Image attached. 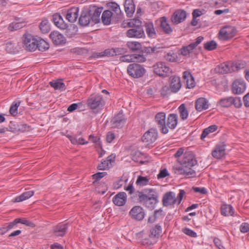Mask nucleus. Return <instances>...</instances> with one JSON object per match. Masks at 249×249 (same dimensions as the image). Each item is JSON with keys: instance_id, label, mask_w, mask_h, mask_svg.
I'll use <instances>...</instances> for the list:
<instances>
[{"instance_id": "f257e3e1", "label": "nucleus", "mask_w": 249, "mask_h": 249, "mask_svg": "<svg viewBox=\"0 0 249 249\" xmlns=\"http://www.w3.org/2000/svg\"><path fill=\"white\" fill-rule=\"evenodd\" d=\"M178 161L180 163V166L173 167L175 174L183 175L187 178L196 177V172L191 168L197 164V160L193 153L190 152L184 153L183 158L181 159H178Z\"/></svg>"}, {"instance_id": "f03ea898", "label": "nucleus", "mask_w": 249, "mask_h": 249, "mask_svg": "<svg viewBox=\"0 0 249 249\" xmlns=\"http://www.w3.org/2000/svg\"><path fill=\"white\" fill-rule=\"evenodd\" d=\"M102 9V7L99 8L94 5H90L89 8L84 9L79 18V25L85 27L99 23Z\"/></svg>"}, {"instance_id": "7ed1b4c3", "label": "nucleus", "mask_w": 249, "mask_h": 249, "mask_svg": "<svg viewBox=\"0 0 249 249\" xmlns=\"http://www.w3.org/2000/svg\"><path fill=\"white\" fill-rule=\"evenodd\" d=\"M136 196L138 197V201L140 203L151 210L155 208L158 202V195L153 189H145L142 191H137Z\"/></svg>"}, {"instance_id": "20e7f679", "label": "nucleus", "mask_w": 249, "mask_h": 249, "mask_svg": "<svg viewBox=\"0 0 249 249\" xmlns=\"http://www.w3.org/2000/svg\"><path fill=\"white\" fill-rule=\"evenodd\" d=\"M241 99L238 97L228 96L221 98L217 102V105L223 108H228L233 105L235 108L241 107Z\"/></svg>"}, {"instance_id": "39448f33", "label": "nucleus", "mask_w": 249, "mask_h": 249, "mask_svg": "<svg viewBox=\"0 0 249 249\" xmlns=\"http://www.w3.org/2000/svg\"><path fill=\"white\" fill-rule=\"evenodd\" d=\"M159 48L156 47H142L141 51L138 53H134L136 62L142 63L146 61V57L148 55H152L159 52Z\"/></svg>"}, {"instance_id": "423d86ee", "label": "nucleus", "mask_w": 249, "mask_h": 249, "mask_svg": "<svg viewBox=\"0 0 249 249\" xmlns=\"http://www.w3.org/2000/svg\"><path fill=\"white\" fill-rule=\"evenodd\" d=\"M87 106L91 109H101L105 105L102 95L97 94L91 95L87 100Z\"/></svg>"}, {"instance_id": "0eeeda50", "label": "nucleus", "mask_w": 249, "mask_h": 249, "mask_svg": "<svg viewBox=\"0 0 249 249\" xmlns=\"http://www.w3.org/2000/svg\"><path fill=\"white\" fill-rule=\"evenodd\" d=\"M23 48L27 51H35L37 48V39L29 34H25L22 37Z\"/></svg>"}, {"instance_id": "6e6552de", "label": "nucleus", "mask_w": 249, "mask_h": 249, "mask_svg": "<svg viewBox=\"0 0 249 249\" xmlns=\"http://www.w3.org/2000/svg\"><path fill=\"white\" fill-rule=\"evenodd\" d=\"M127 72L130 76L133 78H139L144 75L145 72V70L140 64L132 63L129 64L127 67Z\"/></svg>"}, {"instance_id": "1a4fd4ad", "label": "nucleus", "mask_w": 249, "mask_h": 249, "mask_svg": "<svg viewBox=\"0 0 249 249\" xmlns=\"http://www.w3.org/2000/svg\"><path fill=\"white\" fill-rule=\"evenodd\" d=\"M154 72L157 75L166 77L172 73L171 69L163 62H158L153 66Z\"/></svg>"}, {"instance_id": "9d476101", "label": "nucleus", "mask_w": 249, "mask_h": 249, "mask_svg": "<svg viewBox=\"0 0 249 249\" xmlns=\"http://www.w3.org/2000/svg\"><path fill=\"white\" fill-rule=\"evenodd\" d=\"M53 20L54 24L62 30H65V35L68 37H71L72 34L70 33L69 26L65 23L61 16L59 14H55L53 16Z\"/></svg>"}, {"instance_id": "9b49d317", "label": "nucleus", "mask_w": 249, "mask_h": 249, "mask_svg": "<svg viewBox=\"0 0 249 249\" xmlns=\"http://www.w3.org/2000/svg\"><path fill=\"white\" fill-rule=\"evenodd\" d=\"M21 223L29 227L33 228L35 226V224L32 222L28 220L25 218H20L15 219L12 222L10 223L5 227L2 228L1 233L7 232L10 229L13 228L17 224Z\"/></svg>"}, {"instance_id": "f8f14e48", "label": "nucleus", "mask_w": 249, "mask_h": 249, "mask_svg": "<svg viewBox=\"0 0 249 249\" xmlns=\"http://www.w3.org/2000/svg\"><path fill=\"white\" fill-rule=\"evenodd\" d=\"M166 114L163 112H160L155 116V120L161 132L164 134L168 132V129L166 125Z\"/></svg>"}, {"instance_id": "ddd939ff", "label": "nucleus", "mask_w": 249, "mask_h": 249, "mask_svg": "<svg viewBox=\"0 0 249 249\" xmlns=\"http://www.w3.org/2000/svg\"><path fill=\"white\" fill-rule=\"evenodd\" d=\"M31 127L27 124L17 123L14 122H10L9 124V130L14 133L24 132L29 131Z\"/></svg>"}, {"instance_id": "4468645a", "label": "nucleus", "mask_w": 249, "mask_h": 249, "mask_svg": "<svg viewBox=\"0 0 249 249\" xmlns=\"http://www.w3.org/2000/svg\"><path fill=\"white\" fill-rule=\"evenodd\" d=\"M158 137V132L156 129L151 128L147 131L142 136V140L148 145L155 142Z\"/></svg>"}, {"instance_id": "2eb2a0df", "label": "nucleus", "mask_w": 249, "mask_h": 249, "mask_svg": "<svg viewBox=\"0 0 249 249\" xmlns=\"http://www.w3.org/2000/svg\"><path fill=\"white\" fill-rule=\"evenodd\" d=\"M246 88L245 81L243 79H237L232 83L231 91L234 94H240L245 91Z\"/></svg>"}, {"instance_id": "dca6fc26", "label": "nucleus", "mask_w": 249, "mask_h": 249, "mask_svg": "<svg viewBox=\"0 0 249 249\" xmlns=\"http://www.w3.org/2000/svg\"><path fill=\"white\" fill-rule=\"evenodd\" d=\"M235 34V29L233 27L227 26L220 30L219 35L221 39L227 40L233 37Z\"/></svg>"}, {"instance_id": "f3484780", "label": "nucleus", "mask_w": 249, "mask_h": 249, "mask_svg": "<svg viewBox=\"0 0 249 249\" xmlns=\"http://www.w3.org/2000/svg\"><path fill=\"white\" fill-rule=\"evenodd\" d=\"M107 6L109 8L108 10H110L113 12L114 19L116 21H119L123 18V13L121 10L119 5L115 2H108Z\"/></svg>"}, {"instance_id": "a211bd4d", "label": "nucleus", "mask_w": 249, "mask_h": 249, "mask_svg": "<svg viewBox=\"0 0 249 249\" xmlns=\"http://www.w3.org/2000/svg\"><path fill=\"white\" fill-rule=\"evenodd\" d=\"M113 128H122L125 123V119L122 112H119L110 121Z\"/></svg>"}, {"instance_id": "6ab92c4d", "label": "nucleus", "mask_w": 249, "mask_h": 249, "mask_svg": "<svg viewBox=\"0 0 249 249\" xmlns=\"http://www.w3.org/2000/svg\"><path fill=\"white\" fill-rule=\"evenodd\" d=\"M187 17V13L184 10L178 9L176 10L173 13L171 20L175 24H178L185 20Z\"/></svg>"}, {"instance_id": "aec40b11", "label": "nucleus", "mask_w": 249, "mask_h": 249, "mask_svg": "<svg viewBox=\"0 0 249 249\" xmlns=\"http://www.w3.org/2000/svg\"><path fill=\"white\" fill-rule=\"evenodd\" d=\"M173 192H168L165 193L162 197V204L164 206L168 207L174 205L177 202V199Z\"/></svg>"}, {"instance_id": "412c9836", "label": "nucleus", "mask_w": 249, "mask_h": 249, "mask_svg": "<svg viewBox=\"0 0 249 249\" xmlns=\"http://www.w3.org/2000/svg\"><path fill=\"white\" fill-rule=\"evenodd\" d=\"M102 22L104 25H108L112 23H116L119 21H116L115 19H114V16L113 12L110 10H105L101 16Z\"/></svg>"}, {"instance_id": "4be33fe9", "label": "nucleus", "mask_w": 249, "mask_h": 249, "mask_svg": "<svg viewBox=\"0 0 249 249\" xmlns=\"http://www.w3.org/2000/svg\"><path fill=\"white\" fill-rule=\"evenodd\" d=\"M129 214L132 218L139 221L142 220L144 217V210L140 206L133 207L129 212Z\"/></svg>"}, {"instance_id": "5701e85b", "label": "nucleus", "mask_w": 249, "mask_h": 249, "mask_svg": "<svg viewBox=\"0 0 249 249\" xmlns=\"http://www.w3.org/2000/svg\"><path fill=\"white\" fill-rule=\"evenodd\" d=\"M49 36L53 43L56 45L64 44L66 42L64 36L58 31L52 32Z\"/></svg>"}, {"instance_id": "b1692460", "label": "nucleus", "mask_w": 249, "mask_h": 249, "mask_svg": "<svg viewBox=\"0 0 249 249\" xmlns=\"http://www.w3.org/2000/svg\"><path fill=\"white\" fill-rule=\"evenodd\" d=\"M131 28V29L128 30L126 33L127 37L131 38H141L144 36V33L142 27Z\"/></svg>"}, {"instance_id": "393cba45", "label": "nucleus", "mask_w": 249, "mask_h": 249, "mask_svg": "<svg viewBox=\"0 0 249 249\" xmlns=\"http://www.w3.org/2000/svg\"><path fill=\"white\" fill-rule=\"evenodd\" d=\"M225 146L223 143L217 144L214 149L212 151V155L213 157L217 159H220L225 155Z\"/></svg>"}, {"instance_id": "a878e982", "label": "nucleus", "mask_w": 249, "mask_h": 249, "mask_svg": "<svg viewBox=\"0 0 249 249\" xmlns=\"http://www.w3.org/2000/svg\"><path fill=\"white\" fill-rule=\"evenodd\" d=\"M112 201L115 205L118 206H123L126 201V194L124 192L118 193L113 197Z\"/></svg>"}, {"instance_id": "bb28decb", "label": "nucleus", "mask_w": 249, "mask_h": 249, "mask_svg": "<svg viewBox=\"0 0 249 249\" xmlns=\"http://www.w3.org/2000/svg\"><path fill=\"white\" fill-rule=\"evenodd\" d=\"M79 9L77 7H72L68 10L66 15V19L70 22H75L78 16Z\"/></svg>"}, {"instance_id": "cd10ccee", "label": "nucleus", "mask_w": 249, "mask_h": 249, "mask_svg": "<svg viewBox=\"0 0 249 249\" xmlns=\"http://www.w3.org/2000/svg\"><path fill=\"white\" fill-rule=\"evenodd\" d=\"M170 88L174 93L178 92L181 88L180 78L178 76H171L170 78Z\"/></svg>"}, {"instance_id": "c85d7f7f", "label": "nucleus", "mask_w": 249, "mask_h": 249, "mask_svg": "<svg viewBox=\"0 0 249 249\" xmlns=\"http://www.w3.org/2000/svg\"><path fill=\"white\" fill-rule=\"evenodd\" d=\"M232 61H227L220 64L217 68L218 71L221 74H226L233 72Z\"/></svg>"}, {"instance_id": "c756f323", "label": "nucleus", "mask_w": 249, "mask_h": 249, "mask_svg": "<svg viewBox=\"0 0 249 249\" xmlns=\"http://www.w3.org/2000/svg\"><path fill=\"white\" fill-rule=\"evenodd\" d=\"M209 107L208 101L204 98H199L197 99L195 103V108L198 111H201L206 110Z\"/></svg>"}, {"instance_id": "7c9ffc66", "label": "nucleus", "mask_w": 249, "mask_h": 249, "mask_svg": "<svg viewBox=\"0 0 249 249\" xmlns=\"http://www.w3.org/2000/svg\"><path fill=\"white\" fill-rule=\"evenodd\" d=\"M161 237L160 234H148V237L142 239L141 243L144 246H149L156 243L157 239Z\"/></svg>"}, {"instance_id": "2f4dec72", "label": "nucleus", "mask_w": 249, "mask_h": 249, "mask_svg": "<svg viewBox=\"0 0 249 249\" xmlns=\"http://www.w3.org/2000/svg\"><path fill=\"white\" fill-rule=\"evenodd\" d=\"M125 12L128 17H131L135 10V6L133 0H126L124 4Z\"/></svg>"}, {"instance_id": "473e14b6", "label": "nucleus", "mask_w": 249, "mask_h": 249, "mask_svg": "<svg viewBox=\"0 0 249 249\" xmlns=\"http://www.w3.org/2000/svg\"><path fill=\"white\" fill-rule=\"evenodd\" d=\"M178 115L176 114H170L167 118L166 126L171 129H175L178 124Z\"/></svg>"}, {"instance_id": "72a5a7b5", "label": "nucleus", "mask_w": 249, "mask_h": 249, "mask_svg": "<svg viewBox=\"0 0 249 249\" xmlns=\"http://www.w3.org/2000/svg\"><path fill=\"white\" fill-rule=\"evenodd\" d=\"M160 27L163 32L167 35H170L173 31L165 17H162L160 19Z\"/></svg>"}, {"instance_id": "f704fd0d", "label": "nucleus", "mask_w": 249, "mask_h": 249, "mask_svg": "<svg viewBox=\"0 0 249 249\" xmlns=\"http://www.w3.org/2000/svg\"><path fill=\"white\" fill-rule=\"evenodd\" d=\"M34 195V191H29L27 192H25L23 193L20 195L16 197L14 199L12 200V201L14 203L15 202H19L25 200H26L31 196H32Z\"/></svg>"}, {"instance_id": "c9c22d12", "label": "nucleus", "mask_w": 249, "mask_h": 249, "mask_svg": "<svg viewBox=\"0 0 249 249\" xmlns=\"http://www.w3.org/2000/svg\"><path fill=\"white\" fill-rule=\"evenodd\" d=\"M234 213V209L231 205L223 204L221 207V213L224 216H232Z\"/></svg>"}, {"instance_id": "e433bc0d", "label": "nucleus", "mask_w": 249, "mask_h": 249, "mask_svg": "<svg viewBox=\"0 0 249 249\" xmlns=\"http://www.w3.org/2000/svg\"><path fill=\"white\" fill-rule=\"evenodd\" d=\"M183 76L184 78L186 80L187 88L191 89L195 86V82L194 78L189 72L187 71H184Z\"/></svg>"}, {"instance_id": "4c0bfd02", "label": "nucleus", "mask_w": 249, "mask_h": 249, "mask_svg": "<svg viewBox=\"0 0 249 249\" xmlns=\"http://www.w3.org/2000/svg\"><path fill=\"white\" fill-rule=\"evenodd\" d=\"M145 31L147 36L149 37L156 38L157 34L154 28V26L151 22H147L145 24Z\"/></svg>"}, {"instance_id": "58836bf2", "label": "nucleus", "mask_w": 249, "mask_h": 249, "mask_svg": "<svg viewBox=\"0 0 249 249\" xmlns=\"http://www.w3.org/2000/svg\"><path fill=\"white\" fill-rule=\"evenodd\" d=\"M126 45L132 52H138L139 53L142 49V44L137 41H128Z\"/></svg>"}, {"instance_id": "ea45409f", "label": "nucleus", "mask_w": 249, "mask_h": 249, "mask_svg": "<svg viewBox=\"0 0 249 249\" xmlns=\"http://www.w3.org/2000/svg\"><path fill=\"white\" fill-rule=\"evenodd\" d=\"M49 84L55 90H63L66 89L65 85L61 79L53 80L50 82Z\"/></svg>"}, {"instance_id": "a19ab883", "label": "nucleus", "mask_w": 249, "mask_h": 249, "mask_svg": "<svg viewBox=\"0 0 249 249\" xmlns=\"http://www.w3.org/2000/svg\"><path fill=\"white\" fill-rule=\"evenodd\" d=\"M39 29L43 34L48 33L51 29L50 24L48 19L44 18L40 23Z\"/></svg>"}, {"instance_id": "79ce46f5", "label": "nucleus", "mask_w": 249, "mask_h": 249, "mask_svg": "<svg viewBox=\"0 0 249 249\" xmlns=\"http://www.w3.org/2000/svg\"><path fill=\"white\" fill-rule=\"evenodd\" d=\"M217 128L218 126L215 124L210 125L207 128H205L202 132L200 136V139L201 140H204L209 134L214 132L217 129Z\"/></svg>"}, {"instance_id": "37998d69", "label": "nucleus", "mask_w": 249, "mask_h": 249, "mask_svg": "<svg viewBox=\"0 0 249 249\" xmlns=\"http://www.w3.org/2000/svg\"><path fill=\"white\" fill-rule=\"evenodd\" d=\"M36 45L37 46V49H38L39 51L42 52L45 51L49 49L50 46L47 42L41 38L37 39V43H36Z\"/></svg>"}, {"instance_id": "c03bdc74", "label": "nucleus", "mask_w": 249, "mask_h": 249, "mask_svg": "<svg viewBox=\"0 0 249 249\" xmlns=\"http://www.w3.org/2000/svg\"><path fill=\"white\" fill-rule=\"evenodd\" d=\"M195 48L191 44H190L187 46H183L179 50L180 54L184 56H189L190 53Z\"/></svg>"}, {"instance_id": "a18cd8bd", "label": "nucleus", "mask_w": 249, "mask_h": 249, "mask_svg": "<svg viewBox=\"0 0 249 249\" xmlns=\"http://www.w3.org/2000/svg\"><path fill=\"white\" fill-rule=\"evenodd\" d=\"M180 118L183 120H186L188 116V111L184 104H181L178 108Z\"/></svg>"}, {"instance_id": "49530a36", "label": "nucleus", "mask_w": 249, "mask_h": 249, "mask_svg": "<svg viewBox=\"0 0 249 249\" xmlns=\"http://www.w3.org/2000/svg\"><path fill=\"white\" fill-rule=\"evenodd\" d=\"M20 101H16L12 103L9 109V112L11 115L15 116L18 114V108L19 106Z\"/></svg>"}, {"instance_id": "de8ad7c7", "label": "nucleus", "mask_w": 249, "mask_h": 249, "mask_svg": "<svg viewBox=\"0 0 249 249\" xmlns=\"http://www.w3.org/2000/svg\"><path fill=\"white\" fill-rule=\"evenodd\" d=\"M142 156L143 155L141 152L136 151L132 155V159L135 161L139 162L141 164H143L148 163V160H140Z\"/></svg>"}, {"instance_id": "09e8293b", "label": "nucleus", "mask_w": 249, "mask_h": 249, "mask_svg": "<svg viewBox=\"0 0 249 249\" xmlns=\"http://www.w3.org/2000/svg\"><path fill=\"white\" fill-rule=\"evenodd\" d=\"M67 224H59L54 229V232L65 233L68 232Z\"/></svg>"}, {"instance_id": "8fccbe9b", "label": "nucleus", "mask_w": 249, "mask_h": 249, "mask_svg": "<svg viewBox=\"0 0 249 249\" xmlns=\"http://www.w3.org/2000/svg\"><path fill=\"white\" fill-rule=\"evenodd\" d=\"M149 178L147 177L140 176L138 177L136 183L138 185L143 186L149 184Z\"/></svg>"}, {"instance_id": "3c124183", "label": "nucleus", "mask_w": 249, "mask_h": 249, "mask_svg": "<svg viewBox=\"0 0 249 249\" xmlns=\"http://www.w3.org/2000/svg\"><path fill=\"white\" fill-rule=\"evenodd\" d=\"M217 45L215 41L211 40L204 44V48L207 51H213L216 48Z\"/></svg>"}, {"instance_id": "603ef678", "label": "nucleus", "mask_w": 249, "mask_h": 249, "mask_svg": "<svg viewBox=\"0 0 249 249\" xmlns=\"http://www.w3.org/2000/svg\"><path fill=\"white\" fill-rule=\"evenodd\" d=\"M246 66V63L243 61L232 62V69L233 71H238Z\"/></svg>"}, {"instance_id": "864d4df0", "label": "nucleus", "mask_w": 249, "mask_h": 249, "mask_svg": "<svg viewBox=\"0 0 249 249\" xmlns=\"http://www.w3.org/2000/svg\"><path fill=\"white\" fill-rule=\"evenodd\" d=\"M142 21L137 18L131 19L129 22L127 23V25L129 27H134V28H139L142 27Z\"/></svg>"}, {"instance_id": "5fc2aeb1", "label": "nucleus", "mask_w": 249, "mask_h": 249, "mask_svg": "<svg viewBox=\"0 0 249 249\" xmlns=\"http://www.w3.org/2000/svg\"><path fill=\"white\" fill-rule=\"evenodd\" d=\"M120 60L122 62H136L134 54L131 55H124L120 57Z\"/></svg>"}, {"instance_id": "6e6d98bb", "label": "nucleus", "mask_w": 249, "mask_h": 249, "mask_svg": "<svg viewBox=\"0 0 249 249\" xmlns=\"http://www.w3.org/2000/svg\"><path fill=\"white\" fill-rule=\"evenodd\" d=\"M171 92H173L171 89L167 86L163 87L160 90V94L163 97L168 96Z\"/></svg>"}, {"instance_id": "4d7b16f0", "label": "nucleus", "mask_w": 249, "mask_h": 249, "mask_svg": "<svg viewBox=\"0 0 249 249\" xmlns=\"http://www.w3.org/2000/svg\"><path fill=\"white\" fill-rule=\"evenodd\" d=\"M107 175V172H98L94 174L92 176V179H94L93 183L95 184L96 182L106 176Z\"/></svg>"}, {"instance_id": "13d9d810", "label": "nucleus", "mask_w": 249, "mask_h": 249, "mask_svg": "<svg viewBox=\"0 0 249 249\" xmlns=\"http://www.w3.org/2000/svg\"><path fill=\"white\" fill-rule=\"evenodd\" d=\"M161 213H162V210L161 209L155 211L154 214L149 217L148 223L150 224L153 223L157 218V215L158 213H160V214H161Z\"/></svg>"}, {"instance_id": "bf43d9fd", "label": "nucleus", "mask_w": 249, "mask_h": 249, "mask_svg": "<svg viewBox=\"0 0 249 249\" xmlns=\"http://www.w3.org/2000/svg\"><path fill=\"white\" fill-rule=\"evenodd\" d=\"M165 57L167 61L173 62L176 61L177 56L174 53H169L165 56Z\"/></svg>"}, {"instance_id": "052dcab7", "label": "nucleus", "mask_w": 249, "mask_h": 249, "mask_svg": "<svg viewBox=\"0 0 249 249\" xmlns=\"http://www.w3.org/2000/svg\"><path fill=\"white\" fill-rule=\"evenodd\" d=\"M109 163L106 160H104L101 161V163L99 164L97 168L100 170H104L108 168Z\"/></svg>"}, {"instance_id": "680f3d73", "label": "nucleus", "mask_w": 249, "mask_h": 249, "mask_svg": "<svg viewBox=\"0 0 249 249\" xmlns=\"http://www.w3.org/2000/svg\"><path fill=\"white\" fill-rule=\"evenodd\" d=\"M240 230L241 232L243 233L249 232V223L247 222L242 223L240 226Z\"/></svg>"}, {"instance_id": "e2e57ef3", "label": "nucleus", "mask_w": 249, "mask_h": 249, "mask_svg": "<svg viewBox=\"0 0 249 249\" xmlns=\"http://www.w3.org/2000/svg\"><path fill=\"white\" fill-rule=\"evenodd\" d=\"M213 243L215 246L218 248L219 249H225L224 247L222 245L221 241L217 238H213Z\"/></svg>"}, {"instance_id": "0e129e2a", "label": "nucleus", "mask_w": 249, "mask_h": 249, "mask_svg": "<svg viewBox=\"0 0 249 249\" xmlns=\"http://www.w3.org/2000/svg\"><path fill=\"white\" fill-rule=\"evenodd\" d=\"M162 231L161 226L158 224L155 227L151 230L150 233H160Z\"/></svg>"}, {"instance_id": "69168bd1", "label": "nucleus", "mask_w": 249, "mask_h": 249, "mask_svg": "<svg viewBox=\"0 0 249 249\" xmlns=\"http://www.w3.org/2000/svg\"><path fill=\"white\" fill-rule=\"evenodd\" d=\"M21 27L22 26H21V23H12L10 24L9 28L11 31H14L21 28Z\"/></svg>"}, {"instance_id": "338daca9", "label": "nucleus", "mask_w": 249, "mask_h": 249, "mask_svg": "<svg viewBox=\"0 0 249 249\" xmlns=\"http://www.w3.org/2000/svg\"><path fill=\"white\" fill-rule=\"evenodd\" d=\"M185 194H186V193L184 191V190H179V194L178 195L177 198H176L177 199L178 205H179L181 203V202L182 200V198H183L184 196L185 195Z\"/></svg>"}, {"instance_id": "774afa93", "label": "nucleus", "mask_w": 249, "mask_h": 249, "mask_svg": "<svg viewBox=\"0 0 249 249\" xmlns=\"http://www.w3.org/2000/svg\"><path fill=\"white\" fill-rule=\"evenodd\" d=\"M168 175V172L166 169L160 170L158 175V178L160 179L165 178Z\"/></svg>"}]
</instances>
